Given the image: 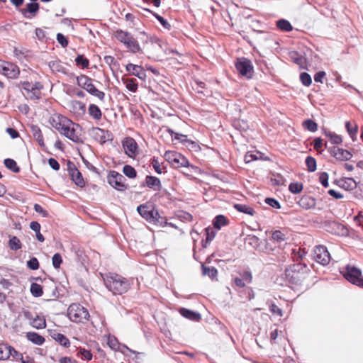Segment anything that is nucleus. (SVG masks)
I'll use <instances>...</instances> for the list:
<instances>
[{"mask_svg": "<svg viewBox=\"0 0 363 363\" xmlns=\"http://www.w3.org/2000/svg\"><path fill=\"white\" fill-rule=\"evenodd\" d=\"M319 182L324 186L328 187V174L327 172H321L319 176Z\"/></svg>", "mask_w": 363, "mask_h": 363, "instance_id": "obj_60", "label": "nucleus"}, {"mask_svg": "<svg viewBox=\"0 0 363 363\" xmlns=\"http://www.w3.org/2000/svg\"><path fill=\"white\" fill-rule=\"evenodd\" d=\"M26 337L29 341L36 345H42L45 341L43 336L35 332H28Z\"/></svg>", "mask_w": 363, "mask_h": 363, "instance_id": "obj_27", "label": "nucleus"}, {"mask_svg": "<svg viewBox=\"0 0 363 363\" xmlns=\"http://www.w3.org/2000/svg\"><path fill=\"white\" fill-rule=\"evenodd\" d=\"M107 181L112 187L118 191H123L128 189V184H125V178L116 171H111L108 173Z\"/></svg>", "mask_w": 363, "mask_h": 363, "instance_id": "obj_12", "label": "nucleus"}, {"mask_svg": "<svg viewBox=\"0 0 363 363\" xmlns=\"http://www.w3.org/2000/svg\"><path fill=\"white\" fill-rule=\"evenodd\" d=\"M147 11L151 12L152 13V15L159 21V22L162 24V26L164 28H166L167 30L171 29V24L167 20H165L163 17H162L157 13H154V12L150 11L149 9H147Z\"/></svg>", "mask_w": 363, "mask_h": 363, "instance_id": "obj_53", "label": "nucleus"}, {"mask_svg": "<svg viewBox=\"0 0 363 363\" xmlns=\"http://www.w3.org/2000/svg\"><path fill=\"white\" fill-rule=\"evenodd\" d=\"M213 227H221L228 225V219L223 215L215 217L213 223Z\"/></svg>", "mask_w": 363, "mask_h": 363, "instance_id": "obj_42", "label": "nucleus"}, {"mask_svg": "<svg viewBox=\"0 0 363 363\" xmlns=\"http://www.w3.org/2000/svg\"><path fill=\"white\" fill-rule=\"evenodd\" d=\"M123 174L130 179L135 178L137 172L135 169L130 165L125 164L123 168Z\"/></svg>", "mask_w": 363, "mask_h": 363, "instance_id": "obj_50", "label": "nucleus"}, {"mask_svg": "<svg viewBox=\"0 0 363 363\" xmlns=\"http://www.w3.org/2000/svg\"><path fill=\"white\" fill-rule=\"evenodd\" d=\"M216 228H197L193 229L191 235L194 241L196 242L201 238V243L203 248L213 240L216 235Z\"/></svg>", "mask_w": 363, "mask_h": 363, "instance_id": "obj_9", "label": "nucleus"}, {"mask_svg": "<svg viewBox=\"0 0 363 363\" xmlns=\"http://www.w3.org/2000/svg\"><path fill=\"white\" fill-rule=\"evenodd\" d=\"M299 206L304 209L313 208L315 206V199L310 196H303L298 201Z\"/></svg>", "mask_w": 363, "mask_h": 363, "instance_id": "obj_23", "label": "nucleus"}, {"mask_svg": "<svg viewBox=\"0 0 363 363\" xmlns=\"http://www.w3.org/2000/svg\"><path fill=\"white\" fill-rule=\"evenodd\" d=\"M67 107L71 113L77 116H82L86 113L85 104L78 100H72L68 103Z\"/></svg>", "mask_w": 363, "mask_h": 363, "instance_id": "obj_20", "label": "nucleus"}, {"mask_svg": "<svg viewBox=\"0 0 363 363\" xmlns=\"http://www.w3.org/2000/svg\"><path fill=\"white\" fill-rule=\"evenodd\" d=\"M303 189V186L302 183L300 182H294L291 183L289 186V191L293 194H299L302 191Z\"/></svg>", "mask_w": 363, "mask_h": 363, "instance_id": "obj_51", "label": "nucleus"}, {"mask_svg": "<svg viewBox=\"0 0 363 363\" xmlns=\"http://www.w3.org/2000/svg\"><path fill=\"white\" fill-rule=\"evenodd\" d=\"M241 278L245 282V284H250L252 281V273L249 271H245L241 274Z\"/></svg>", "mask_w": 363, "mask_h": 363, "instance_id": "obj_62", "label": "nucleus"}, {"mask_svg": "<svg viewBox=\"0 0 363 363\" xmlns=\"http://www.w3.org/2000/svg\"><path fill=\"white\" fill-rule=\"evenodd\" d=\"M151 164H152L153 169H155V171L157 174H162V173L163 168L162 167V165H161L160 162H159V160L157 159H156L155 157H153L151 160Z\"/></svg>", "mask_w": 363, "mask_h": 363, "instance_id": "obj_57", "label": "nucleus"}, {"mask_svg": "<svg viewBox=\"0 0 363 363\" xmlns=\"http://www.w3.org/2000/svg\"><path fill=\"white\" fill-rule=\"evenodd\" d=\"M0 72L10 79H16L20 74L18 67L11 62L0 60Z\"/></svg>", "mask_w": 363, "mask_h": 363, "instance_id": "obj_17", "label": "nucleus"}, {"mask_svg": "<svg viewBox=\"0 0 363 363\" xmlns=\"http://www.w3.org/2000/svg\"><path fill=\"white\" fill-rule=\"evenodd\" d=\"M108 345L112 350H116L118 348V341L115 337L109 336L107 341Z\"/></svg>", "mask_w": 363, "mask_h": 363, "instance_id": "obj_59", "label": "nucleus"}, {"mask_svg": "<svg viewBox=\"0 0 363 363\" xmlns=\"http://www.w3.org/2000/svg\"><path fill=\"white\" fill-rule=\"evenodd\" d=\"M53 338L60 345H62L65 347H69L70 345V342H69V339L62 333L54 334Z\"/></svg>", "mask_w": 363, "mask_h": 363, "instance_id": "obj_35", "label": "nucleus"}, {"mask_svg": "<svg viewBox=\"0 0 363 363\" xmlns=\"http://www.w3.org/2000/svg\"><path fill=\"white\" fill-rule=\"evenodd\" d=\"M300 80H301V83L306 86H309L312 83L311 77L307 72L301 73Z\"/></svg>", "mask_w": 363, "mask_h": 363, "instance_id": "obj_54", "label": "nucleus"}, {"mask_svg": "<svg viewBox=\"0 0 363 363\" xmlns=\"http://www.w3.org/2000/svg\"><path fill=\"white\" fill-rule=\"evenodd\" d=\"M146 185L155 191H160L162 189V184L160 180L155 177L147 175L145 178Z\"/></svg>", "mask_w": 363, "mask_h": 363, "instance_id": "obj_25", "label": "nucleus"}, {"mask_svg": "<svg viewBox=\"0 0 363 363\" xmlns=\"http://www.w3.org/2000/svg\"><path fill=\"white\" fill-rule=\"evenodd\" d=\"M88 113L89 116L95 121H100L102 118V111L100 108L94 104H90L89 105Z\"/></svg>", "mask_w": 363, "mask_h": 363, "instance_id": "obj_26", "label": "nucleus"}, {"mask_svg": "<svg viewBox=\"0 0 363 363\" xmlns=\"http://www.w3.org/2000/svg\"><path fill=\"white\" fill-rule=\"evenodd\" d=\"M203 274L209 277L211 279H214L218 274V270L214 267H206L202 264Z\"/></svg>", "mask_w": 363, "mask_h": 363, "instance_id": "obj_43", "label": "nucleus"}, {"mask_svg": "<svg viewBox=\"0 0 363 363\" xmlns=\"http://www.w3.org/2000/svg\"><path fill=\"white\" fill-rule=\"evenodd\" d=\"M179 313L182 316L191 320L199 321L201 320V315L199 313L194 312L187 308H182L179 310Z\"/></svg>", "mask_w": 363, "mask_h": 363, "instance_id": "obj_28", "label": "nucleus"}, {"mask_svg": "<svg viewBox=\"0 0 363 363\" xmlns=\"http://www.w3.org/2000/svg\"><path fill=\"white\" fill-rule=\"evenodd\" d=\"M103 280L106 289L113 295L125 294L130 288V281L119 274L106 273L103 275Z\"/></svg>", "mask_w": 363, "mask_h": 363, "instance_id": "obj_3", "label": "nucleus"}, {"mask_svg": "<svg viewBox=\"0 0 363 363\" xmlns=\"http://www.w3.org/2000/svg\"><path fill=\"white\" fill-rule=\"evenodd\" d=\"M12 357L15 359H22L23 354L17 351L14 347L9 345V359Z\"/></svg>", "mask_w": 363, "mask_h": 363, "instance_id": "obj_55", "label": "nucleus"}, {"mask_svg": "<svg viewBox=\"0 0 363 363\" xmlns=\"http://www.w3.org/2000/svg\"><path fill=\"white\" fill-rule=\"evenodd\" d=\"M49 123L58 133L74 143H82L78 129L79 125L60 113H53L49 118Z\"/></svg>", "mask_w": 363, "mask_h": 363, "instance_id": "obj_2", "label": "nucleus"}, {"mask_svg": "<svg viewBox=\"0 0 363 363\" xmlns=\"http://www.w3.org/2000/svg\"><path fill=\"white\" fill-rule=\"evenodd\" d=\"M343 277L351 284L363 288V277L359 269L354 266L347 265L342 272Z\"/></svg>", "mask_w": 363, "mask_h": 363, "instance_id": "obj_10", "label": "nucleus"}, {"mask_svg": "<svg viewBox=\"0 0 363 363\" xmlns=\"http://www.w3.org/2000/svg\"><path fill=\"white\" fill-rule=\"evenodd\" d=\"M306 165L307 167V170L310 172H313L316 170V160L314 157L311 156H308L306 158Z\"/></svg>", "mask_w": 363, "mask_h": 363, "instance_id": "obj_47", "label": "nucleus"}, {"mask_svg": "<svg viewBox=\"0 0 363 363\" xmlns=\"http://www.w3.org/2000/svg\"><path fill=\"white\" fill-rule=\"evenodd\" d=\"M126 70L140 79H143L145 76V70L141 66L132 63H129L126 65Z\"/></svg>", "mask_w": 363, "mask_h": 363, "instance_id": "obj_24", "label": "nucleus"}, {"mask_svg": "<svg viewBox=\"0 0 363 363\" xmlns=\"http://www.w3.org/2000/svg\"><path fill=\"white\" fill-rule=\"evenodd\" d=\"M330 140L331 141V143L333 144H335V145L341 144L342 142V137L339 135H337L335 133L333 135H331V138L330 139Z\"/></svg>", "mask_w": 363, "mask_h": 363, "instance_id": "obj_63", "label": "nucleus"}, {"mask_svg": "<svg viewBox=\"0 0 363 363\" xmlns=\"http://www.w3.org/2000/svg\"><path fill=\"white\" fill-rule=\"evenodd\" d=\"M124 84H125V87L132 92H135L138 89V84L136 83V79H123Z\"/></svg>", "mask_w": 363, "mask_h": 363, "instance_id": "obj_45", "label": "nucleus"}, {"mask_svg": "<svg viewBox=\"0 0 363 363\" xmlns=\"http://www.w3.org/2000/svg\"><path fill=\"white\" fill-rule=\"evenodd\" d=\"M48 65L53 72H60L66 74L67 69L63 66L62 63L58 60L50 61Z\"/></svg>", "mask_w": 363, "mask_h": 363, "instance_id": "obj_31", "label": "nucleus"}, {"mask_svg": "<svg viewBox=\"0 0 363 363\" xmlns=\"http://www.w3.org/2000/svg\"><path fill=\"white\" fill-rule=\"evenodd\" d=\"M352 157V155L350 151L340 148L336 159L342 161H347L350 160Z\"/></svg>", "mask_w": 363, "mask_h": 363, "instance_id": "obj_44", "label": "nucleus"}, {"mask_svg": "<svg viewBox=\"0 0 363 363\" xmlns=\"http://www.w3.org/2000/svg\"><path fill=\"white\" fill-rule=\"evenodd\" d=\"M67 317L73 323L85 324L90 319L86 308L78 303H73L67 308Z\"/></svg>", "mask_w": 363, "mask_h": 363, "instance_id": "obj_5", "label": "nucleus"}, {"mask_svg": "<svg viewBox=\"0 0 363 363\" xmlns=\"http://www.w3.org/2000/svg\"><path fill=\"white\" fill-rule=\"evenodd\" d=\"M90 134L93 139L101 145L113 140V133L111 131L99 127H93L90 130Z\"/></svg>", "mask_w": 363, "mask_h": 363, "instance_id": "obj_15", "label": "nucleus"}, {"mask_svg": "<svg viewBox=\"0 0 363 363\" xmlns=\"http://www.w3.org/2000/svg\"><path fill=\"white\" fill-rule=\"evenodd\" d=\"M9 345L4 342L0 343V361L9 360Z\"/></svg>", "mask_w": 363, "mask_h": 363, "instance_id": "obj_38", "label": "nucleus"}, {"mask_svg": "<svg viewBox=\"0 0 363 363\" xmlns=\"http://www.w3.org/2000/svg\"><path fill=\"white\" fill-rule=\"evenodd\" d=\"M234 208L240 212L245 213L249 215H253L255 212L254 209L252 207L245 204L237 203L234 205Z\"/></svg>", "mask_w": 363, "mask_h": 363, "instance_id": "obj_46", "label": "nucleus"}, {"mask_svg": "<svg viewBox=\"0 0 363 363\" xmlns=\"http://www.w3.org/2000/svg\"><path fill=\"white\" fill-rule=\"evenodd\" d=\"M164 157L166 160L175 168L188 167L189 165V160L182 154L176 151H166Z\"/></svg>", "mask_w": 363, "mask_h": 363, "instance_id": "obj_13", "label": "nucleus"}, {"mask_svg": "<svg viewBox=\"0 0 363 363\" xmlns=\"http://www.w3.org/2000/svg\"><path fill=\"white\" fill-rule=\"evenodd\" d=\"M237 72L240 75L250 79L253 74V67L251 61L247 58H238L235 64Z\"/></svg>", "mask_w": 363, "mask_h": 363, "instance_id": "obj_14", "label": "nucleus"}, {"mask_svg": "<svg viewBox=\"0 0 363 363\" xmlns=\"http://www.w3.org/2000/svg\"><path fill=\"white\" fill-rule=\"evenodd\" d=\"M314 259L319 264L325 266L330 263V255L326 247L323 245L315 246L313 250Z\"/></svg>", "mask_w": 363, "mask_h": 363, "instance_id": "obj_16", "label": "nucleus"}, {"mask_svg": "<svg viewBox=\"0 0 363 363\" xmlns=\"http://www.w3.org/2000/svg\"><path fill=\"white\" fill-rule=\"evenodd\" d=\"M122 145L124 149L125 153L129 157H135L138 153V144L135 140L130 137L124 138L122 141Z\"/></svg>", "mask_w": 363, "mask_h": 363, "instance_id": "obj_19", "label": "nucleus"}, {"mask_svg": "<svg viewBox=\"0 0 363 363\" xmlns=\"http://www.w3.org/2000/svg\"><path fill=\"white\" fill-rule=\"evenodd\" d=\"M140 34L145 36V40H143V43H150L151 45H157L158 47L161 48L162 40L158 38L157 36H149L147 33L145 31L141 32Z\"/></svg>", "mask_w": 363, "mask_h": 363, "instance_id": "obj_34", "label": "nucleus"}, {"mask_svg": "<svg viewBox=\"0 0 363 363\" xmlns=\"http://www.w3.org/2000/svg\"><path fill=\"white\" fill-rule=\"evenodd\" d=\"M8 245L11 250L14 251L20 250L22 247L21 242L16 236H12L10 238Z\"/></svg>", "mask_w": 363, "mask_h": 363, "instance_id": "obj_37", "label": "nucleus"}, {"mask_svg": "<svg viewBox=\"0 0 363 363\" xmlns=\"http://www.w3.org/2000/svg\"><path fill=\"white\" fill-rule=\"evenodd\" d=\"M289 57L293 62L298 65L300 69H307L306 59L301 53L295 50H291L289 52Z\"/></svg>", "mask_w": 363, "mask_h": 363, "instance_id": "obj_21", "label": "nucleus"}, {"mask_svg": "<svg viewBox=\"0 0 363 363\" xmlns=\"http://www.w3.org/2000/svg\"><path fill=\"white\" fill-rule=\"evenodd\" d=\"M60 363H77V361L71 357H62L59 359Z\"/></svg>", "mask_w": 363, "mask_h": 363, "instance_id": "obj_64", "label": "nucleus"}, {"mask_svg": "<svg viewBox=\"0 0 363 363\" xmlns=\"http://www.w3.org/2000/svg\"><path fill=\"white\" fill-rule=\"evenodd\" d=\"M39 10V4L35 2L29 3L26 5V8L22 10V13L26 16V13H30L34 16Z\"/></svg>", "mask_w": 363, "mask_h": 363, "instance_id": "obj_33", "label": "nucleus"}, {"mask_svg": "<svg viewBox=\"0 0 363 363\" xmlns=\"http://www.w3.org/2000/svg\"><path fill=\"white\" fill-rule=\"evenodd\" d=\"M334 184L347 191L354 190L357 186L356 181L353 178H344L339 180L335 179Z\"/></svg>", "mask_w": 363, "mask_h": 363, "instance_id": "obj_22", "label": "nucleus"}, {"mask_svg": "<svg viewBox=\"0 0 363 363\" xmlns=\"http://www.w3.org/2000/svg\"><path fill=\"white\" fill-rule=\"evenodd\" d=\"M328 232L339 237H347L350 234L349 228H329Z\"/></svg>", "mask_w": 363, "mask_h": 363, "instance_id": "obj_40", "label": "nucleus"}, {"mask_svg": "<svg viewBox=\"0 0 363 363\" xmlns=\"http://www.w3.org/2000/svg\"><path fill=\"white\" fill-rule=\"evenodd\" d=\"M52 265L55 269H59L62 262V258L60 253H55L52 258Z\"/></svg>", "mask_w": 363, "mask_h": 363, "instance_id": "obj_56", "label": "nucleus"}, {"mask_svg": "<svg viewBox=\"0 0 363 363\" xmlns=\"http://www.w3.org/2000/svg\"><path fill=\"white\" fill-rule=\"evenodd\" d=\"M306 252L301 247L291 250V255L294 261L296 263L291 264L289 267L286 268L284 271L285 279L279 277L276 279L275 283L284 286L289 284L291 288L298 290H306L308 288L310 281L311 270L306 264L303 263L302 260L305 257Z\"/></svg>", "mask_w": 363, "mask_h": 363, "instance_id": "obj_1", "label": "nucleus"}, {"mask_svg": "<svg viewBox=\"0 0 363 363\" xmlns=\"http://www.w3.org/2000/svg\"><path fill=\"white\" fill-rule=\"evenodd\" d=\"M277 27L284 32H289L293 30V26L291 23L286 19H280L276 23Z\"/></svg>", "mask_w": 363, "mask_h": 363, "instance_id": "obj_32", "label": "nucleus"}, {"mask_svg": "<svg viewBox=\"0 0 363 363\" xmlns=\"http://www.w3.org/2000/svg\"><path fill=\"white\" fill-rule=\"evenodd\" d=\"M4 163L6 167L13 172L18 173L20 172V168L18 167L16 162L13 159H5Z\"/></svg>", "mask_w": 363, "mask_h": 363, "instance_id": "obj_41", "label": "nucleus"}, {"mask_svg": "<svg viewBox=\"0 0 363 363\" xmlns=\"http://www.w3.org/2000/svg\"><path fill=\"white\" fill-rule=\"evenodd\" d=\"M30 291L32 295L35 297H40L43 294L42 286L37 283L31 284Z\"/></svg>", "mask_w": 363, "mask_h": 363, "instance_id": "obj_48", "label": "nucleus"}, {"mask_svg": "<svg viewBox=\"0 0 363 363\" xmlns=\"http://www.w3.org/2000/svg\"><path fill=\"white\" fill-rule=\"evenodd\" d=\"M57 40L62 45V48L67 47L69 42L67 38L63 34L57 33Z\"/></svg>", "mask_w": 363, "mask_h": 363, "instance_id": "obj_61", "label": "nucleus"}, {"mask_svg": "<svg viewBox=\"0 0 363 363\" xmlns=\"http://www.w3.org/2000/svg\"><path fill=\"white\" fill-rule=\"evenodd\" d=\"M76 81L77 84L90 95L96 97L101 102L105 101L106 94L96 87L91 78L85 74H80L76 77Z\"/></svg>", "mask_w": 363, "mask_h": 363, "instance_id": "obj_7", "label": "nucleus"}, {"mask_svg": "<svg viewBox=\"0 0 363 363\" xmlns=\"http://www.w3.org/2000/svg\"><path fill=\"white\" fill-rule=\"evenodd\" d=\"M303 126L311 132H315L318 130V124L312 119H307L303 122Z\"/></svg>", "mask_w": 363, "mask_h": 363, "instance_id": "obj_49", "label": "nucleus"}, {"mask_svg": "<svg viewBox=\"0 0 363 363\" xmlns=\"http://www.w3.org/2000/svg\"><path fill=\"white\" fill-rule=\"evenodd\" d=\"M23 94L27 99L38 100L41 98L43 85L40 82L25 80L20 82Z\"/></svg>", "mask_w": 363, "mask_h": 363, "instance_id": "obj_8", "label": "nucleus"}, {"mask_svg": "<svg viewBox=\"0 0 363 363\" xmlns=\"http://www.w3.org/2000/svg\"><path fill=\"white\" fill-rule=\"evenodd\" d=\"M285 240V235L279 230L274 231V251L276 250L277 253L280 255V257H278L279 261H285L286 257V252L284 250L287 247L288 250H291L290 249V245H288L286 242H284V247L282 248V245L281 242Z\"/></svg>", "mask_w": 363, "mask_h": 363, "instance_id": "obj_11", "label": "nucleus"}, {"mask_svg": "<svg viewBox=\"0 0 363 363\" xmlns=\"http://www.w3.org/2000/svg\"><path fill=\"white\" fill-rule=\"evenodd\" d=\"M76 355L82 359L86 361H90L93 357L91 351L82 347L78 348V351Z\"/></svg>", "mask_w": 363, "mask_h": 363, "instance_id": "obj_36", "label": "nucleus"}, {"mask_svg": "<svg viewBox=\"0 0 363 363\" xmlns=\"http://www.w3.org/2000/svg\"><path fill=\"white\" fill-rule=\"evenodd\" d=\"M30 325L36 329H43L46 327V320L43 316L38 315H35L31 321L29 322Z\"/></svg>", "mask_w": 363, "mask_h": 363, "instance_id": "obj_30", "label": "nucleus"}, {"mask_svg": "<svg viewBox=\"0 0 363 363\" xmlns=\"http://www.w3.org/2000/svg\"><path fill=\"white\" fill-rule=\"evenodd\" d=\"M31 132L33 136V138L38 142L40 146H44V138L43 135L42 133L41 130L37 125L31 126Z\"/></svg>", "mask_w": 363, "mask_h": 363, "instance_id": "obj_29", "label": "nucleus"}, {"mask_svg": "<svg viewBox=\"0 0 363 363\" xmlns=\"http://www.w3.org/2000/svg\"><path fill=\"white\" fill-rule=\"evenodd\" d=\"M75 63L77 66L81 67L82 69L88 68L89 66V60L83 55H77V57L75 58Z\"/></svg>", "mask_w": 363, "mask_h": 363, "instance_id": "obj_39", "label": "nucleus"}, {"mask_svg": "<svg viewBox=\"0 0 363 363\" xmlns=\"http://www.w3.org/2000/svg\"><path fill=\"white\" fill-rule=\"evenodd\" d=\"M137 211L143 218L150 223L155 225L167 224L166 219L160 216L158 211L155 209L154 206L150 203L140 205L138 206Z\"/></svg>", "mask_w": 363, "mask_h": 363, "instance_id": "obj_6", "label": "nucleus"}, {"mask_svg": "<svg viewBox=\"0 0 363 363\" xmlns=\"http://www.w3.org/2000/svg\"><path fill=\"white\" fill-rule=\"evenodd\" d=\"M345 128L347 129V133L352 138L353 140H355L356 133L357 132V126L355 125L352 126L350 121H346Z\"/></svg>", "mask_w": 363, "mask_h": 363, "instance_id": "obj_52", "label": "nucleus"}, {"mask_svg": "<svg viewBox=\"0 0 363 363\" xmlns=\"http://www.w3.org/2000/svg\"><path fill=\"white\" fill-rule=\"evenodd\" d=\"M27 266L30 269L36 270L39 268L40 264L37 258L32 257L27 262Z\"/></svg>", "mask_w": 363, "mask_h": 363, "instance_id": "obj_58", "label": "nucleus"}, {"mask_svg": "<svg viewBox=\"0 0 363 363\" xmlns=\"http://www.w3.org/2000/svg\"><path fill=\"white\" fill-rule=\"evenodd\" d=\"M67 170L69 172V175L70 176L72 180L74 182L76 185H77L79 187L84 186L85 182L82 177V175L73 162H68Z\"/></svg>", "mask_w": 363, "mask_h": 363, "instance_id": "obj_18", "label": "nucleus"}, {"mask_svg": "<svg viewBox=\"0 0 363 363\" xmlns=\"http://www.w3.org/2000/svg\"><path fill=\"white\" fill-rule=\"evenodd\" d=\"M113 37L133 54H143V48L134 35L127 30L118 28L113 32Z\"/></svg>", "mask_w": 363, "mask_h": 363, "instance_id": "obj_4", "label": "nucleus"}]
</instances>
